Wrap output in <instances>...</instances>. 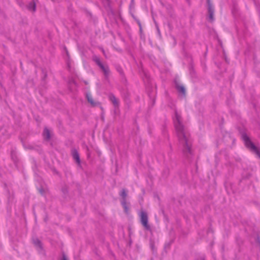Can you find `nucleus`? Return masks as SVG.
<instances>
[{"mask_svg":"<svg viewBox=\"0 0 260 260\" xmlns=\"http://www.w3.org/2000/svg\"><path fill=\"white\" fill-rule=\"evenodd\" d=\"M120 196L121 197V201L126 202V197L127 196V191L125 189H123L120 193Z\"/></svg>","mask_w":260,"mask_h":260,"instance_id":"nucleus-6","label":"nucleus"},{"mask_svg":"<svg viewBox=\"0 0 260 260\" xmlns=\"http://www.w3.org/2000/svg\"><path fill=\"white\" fill-rule=\"evenodd\" d=\"M242 138L246 146L249 148L251 151L256 153L257 155L260 157V152L259 149L250 141L249 137L246 135H243Z\"/></svg>","mask_w":260,"mask_h":260,"instance_id":"nucleus-2","label":"nucleus"},{"mask_svg":"<svg viewBox=\"0 0 260 260\" xmlns=\"http://www.w3.org/2000/svg\"><path fill=\"white\" fill-rule=\"evenodd\" d=\"M140 217V222L145 229L147 231H151V228L148 224V217L146 212L142 211L139 214Z\"/></svg>","mask_w":260,"mask_h":260,"instance_id":"nucleus-3","label":"nucleus"},{"mask_svg":"<svg viewBox=\"0 0 260 260\" xmlns=\"http://www.w3.org/2000/svg\"><path fill=\"white\" fill-rule=\"evenodd\" d=\"M86 98L88 102L93 106H95L99 104L98 102H94L90 93H86Z\"/></svg>","mask_w":260,"mask_h":260,"instance_id":"nucleus-5","label":"nucleus"},{"mask_svg":"<svg viewBox=\"0 0 260 260\" xmlns=\"http://www.w3.org/2000/svg\"><path fill=\"white\" fill-rule=\"evenodd\" d=\"M100 68L102 70L104 73L105 76L107 77L109 74V69L107 66H105L103 64L101 65Z\"/></svg>","mask_w":260,"mask_h":260,"instance_id":"nucleus-8","label":"nucleus"},{"mask_svg":"<svg viewBox=\"0 0 260 260\" xmlns=\"http://www.w3.org/2000/svg\"><path fill=\"white\" fill-rule=\"evenodd\" d=\"M121 204L123 208H124V212L126 213H128L129 208H128V204L127 203V202H125L124 201H121Z\"/></svg>","mask_w":260,"mask_h":260,"instance_id":"nucleus-12","label":"nucleus"},{"mask_svg":"<svg viewBox=\"0 0 260 260\" xmlns=\"http://www.w3.org/2000/svg\"><path fill=\"white\" fill-rule=\"evenodd\" d=\"M258 243H259V245H260V240H258Z\"/></svg>","mask_w":260,"mask_h":260,"instance_id":"nucleus-17","label":"nucleus"},{"mask_svg":"<svg viewBox=\"0 0 260 260\" xmlns=\"http://www.w3.org/2000/svg\"><path fill=\"white\" fill-rule=\"evenodd\" d=\"M28 9L30 11H35L36 10V4L34 2H31L27 6Z\"/></svg>","mask_w":260,"mask_h":260,"instance_id":"nucleus-13","label":"nucleus"},{"mask_svg":"<svg viewBox=\"0 0 260 260\" xmlns=\"http://www.w3.org/2000/svg\"><path fill=\"white\" fill-rule=\"evenodd\" d=\"M207 5H208V12L209 14V20L211 21L214 20V9L210 2V0H207Z\"/></svg>","mask_w":260,"mask_h":260,"instance_id":"nucleus-4","label":"nucleus"},{"mask_svg":"<svg viewBox=\"0 0 260 260\" xmlns=\"http://www.w3.org/2000/svg\"><path fill=\"white\" fill-rule=\"evenodd\" d=\"M174 123L179 142L183 153L186 155L191 154L192 150V140L189 134L185 129L182 123L180 115L176 111L175 116L174 118Z\"/></svg>","mask_w":260,"mask_h":260,"instance_id":"nucleus-1","label":"nucleus"},{"mask_svg":"<svg viewBox=\"0 0 260 260\" xmlns=\"http://www.w3.org/2000/svg\"><path fill=\"white\" fill-rule=\"evenodd\" d=\"M109 99L115 107H117L118 106V101L113 94H110L109 95Z\"/></svg>","mask_w":260,"mask_h":260,"instance_id":"nucleus-7","label":"nucleus"},{"mask_svg":"<svg viewBox=\"0 0 260 260\" xmlns=\"http://www.w3.org/2000/svg\"><path fill=\"white\" fill-rule=\"evenodd\" d=\"M43 136H44V139L46 140H48L50 139V133L49 130L48 128H45L44 129V132H43Z\"/></svg>","mask_w":260,"mask_h":260,"instance_id":"nucleus-9","label":"nucleus"},{"mask_svg":"<svg viewBox=\"0 0 260 260\" xmlns=\"http://www.w3.org/2000/svg\"><path fill=\"white\" fill-rule=\"evenodd\" d=\"M93 59H94V61L96 62V63L99 66V67L101 65L103 64L102 63V62H101L100 59V58L99 57H95Z\"/></svg>","mask_w":260,"mask_h":260,"instance_id":"nucleus-15","label":"nucleus"},{"mask_svg":"<svg viewBox=\"0 0 260 260\" xmlns=\"http://www.w3.org/2000/svg\"><path fill=\"white\" fill-rule=\"evenodd\" d=\"M73 156L74 159L76 161V162L78 164H80V160L79 155L77 151H75L74 152H73Z\"/></svg>","mask_w":260,"mask_h":260,"instance_id":"nucleus-11","label":"nucleus"},{"mask_svg":"<svg viewBox=\"0 0 260 260\" xmlns=\"http://www.w3.org/2000/svg\"><path fill=\"white\" fill-rule=\"evenodd\" d=\"M33 243L35 246L38 248L42 249V244L41 241L38 238L32 239Z\"/></svg>","mask_w":260,"mask_h":260,"instance_id":"nucleus-10","label":"nucleus"},{"mask_svg":"<svg viewBox=\"0 0 260 260\" xmlns=\"http://www.w3.org/2000/svg\"><path fill=\"white\" fill-rule=\"evenodd\" d=\"M177 88L179 92L182 93L183 94H185V90L183 86L178 85Z\"/></svg>","mask_w":260,"mask_h":260,"instance_id":"nucleus-14","label":"nucleus"},{"mask_svg":"<svg viewBox=\"0 0 260 260\" xmlns=\"http://www.w3.org/2000/svg\"><path fill=\"white\" fill-rule=\"evenodd\" d=\"M61 260H67V258L65 254H63Z\"/></svg>","mask_w":260,"mask_h":260,"instance_id":"nucleus-16","label":"nucleus"}]
</instances>
